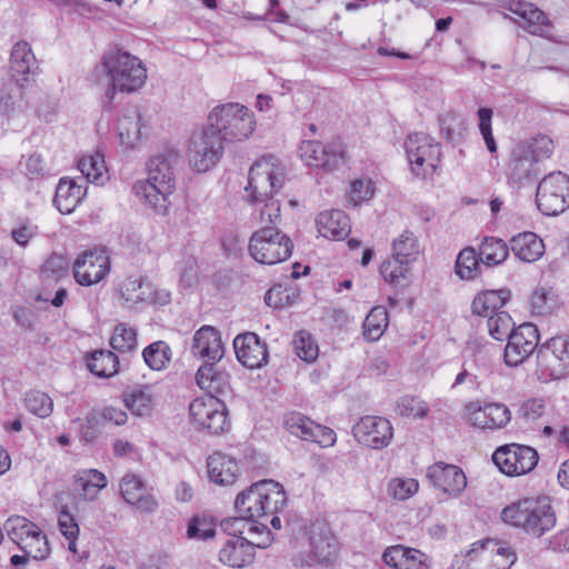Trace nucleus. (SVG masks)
I'll list each match as a JSON object with an SVG mask.
<instances>
[{"label": "nucleus", "instance_id": "1", "mask_svg": "<svg viewBox=\"0 0 569 569\" xmlns=\"http://www.w3.org/2000/svg\"><path fill=\"white\" fill-rule=\"evenodd\" d=\"M286 179L283 163L273 156H266L253 162L249 170L244 200L259 210V221L263 227L252 233L249 253L259 263L276 264L287 260L293 243L291 239L274 228L280 221V201L274 194Z\"/></svg>", "mask_w": 569, "mask_h": 569}, {"label": "nucleus", "instance_id": "2", "mask_svg": "<svg viewBox=\"0 0 569 569\" xmlns=\"http://www.w3.org/2000/svg\"><path fill=\"white\" fill-rule=\"evenodd\" d=\"M287 497L283 487L273 480H261L239 492L234 500L238 513L249 516L266 533L281 529L277 513L283 508Z\"/></svg>", "mask_w": 569, "mask_h": 569}, {"label": "nucleus", "instance_id": "3", "mask_svg": "<svg viewBox=\"0 0 569 569\" xmlns=\"http://www.w3.org/2000/svg\"><path fill=\"white\" fill-rule=\"evenodd\" d=\"M102 68L110 78V87L104 94L108 104H111L117 90L132 93L141 89L147 80V69L142 61L121 49L104 53Z\"/></svg>", "mask_w": 569, "mask_h": 569}, {"label": "nucleus", "instance_id": "4", "mask_svg": "<svg viewBox=\"0 0 569 569\" xmlns=\"http://www.w3.org/2000/svg\"><path fill=\"white\" fill-rule=\"evenodd\" d=\"M177 157L161 154L152 157L148 163V179L138 180L133 184L134 194L150 204L157 213H163L167 209V197L174 189L173 164Z\"/></svg>", "mask_w": 569, "mask_h": 569}, {"label": "nucleus", "instance_id": "5", "mask_svg": "<svg viewBox=\"0 0 569 569\" xmlns=\"http://www.w3.org/2000/svg\"><path fill=\"white\" fill-rule=\"evenodd\" d=\"M517 560L516 551L501 540L486 537L469 549L455 555L453 569H510Z\"/></svg>", "mask_w": 569, "mask_h": 569}, {"label": "nucleus", "instance_id": "6", "mask_svg": "<svg viewBox=\"0 0 569 569\" xmlns=\"http://www.w3.org/2000/svg\"><path fill=\"white\" fill-rule=\"evenodd\" d=\"M553 141L547 136H539L518 142L511 150L508 177L515 183L535 178L539 173L538 163L551 156Z\"/></svg>", "mask_w": 569, "mask_h": 569}, {"label": "nucleus", "instance_id": "7", "mask_svg": "<svg viewBox=\"0 0 569 569\" xmlns=\"http://www.w3.org/2000/svg\"><path fill=\"white\" fill-rule=\"evenodd\" d=\"M502 520L529 532L551 530L556 526V515L552 507L545 501L525 499L506 507L501 512Z\"/></svg>", "mask_w": 569, "mask_h": 569}, {"label": "nucleus", "instance_id": "8", "mask_svg": "<svg viewBox=\"0 0 569 569\" xmlns=\"http://www.w3.org/2000/svg\"><path fill=\"white\" fill-rule=\"evenodd\" d=\"M208 123L218 130L224 141L247 139L256 127L252 111L239 103L216 107L208 117Z\"/></svg>", "mask_w": 569, "mask_h": 569}, {"label": "nucleus", "instance_id": "9", "mask_svg": "<svg viewBox=\"0 0 569 569\" xmlns=\"http://www.w3.org/2000/svg\"><path fill=\"white\" fill-rule=\"evenodd\" d=\"M223 138L209 123L192 133L188 147V161L197 172H207L213 168L223 154Z\"/></svg>", "mask_w": 569, "mask_h": 569}, {"label": "nucleus", "instance_id": "10", "mask_svg": "<svg viewBox=\"0 0 569 569\" xmlns=\"http://www.w3.org/2000/svg\"><path fill=\"white\" fill-rule=\"evenodd\" d=\"M536 200L546 216H557L569 207V176L551 172L538 184Z\"/></svg>", "mask_w": 569, "mask_h": 569}, {"label": "nucleus", "instance_id": "11", "mask_svg": "<svg viewBox=\"0 0 569 569\" xmlns=\"http://www.w3.org/2000/svg\"><path fill=\"white\" fill-rule=\"evenodd\" d=\"M405 148L411 169L418 177L433 172L440 162V144L425 133L409 134Z\"/></svg>", "mask_w": 569, "mask_h": 569}, {"label": "nucleus", "instance_id": "12", "mask_svg": "<svg viewBox=\"0 0 569 569\" xmlns=\"http://www.w3.org/2000/svg\"><path fill=\"white\" fill-rule=\"evenodd\" d=\"M537 365L542 375L562 379L569 375V338L555 337L537 351Z\"/></svg>", "mask_w": 569, "mask_h": 569}, {"label": "nucleus", "instance_id": "13", "mask_svg": "<svg viewBox=\"0 0 569 569\" xmlns=\"http://www.w3.org/2000/svg\"><path fill=\"white\" fill-rule=\"evenodd\" d=\"M492 460L501 472L508 476H520L535 469L539 456L529 446L511 443L498 448L492 455Z\"/></svg>", "mask_w": 569, "mask_h": 569}, {"label": "nucleus", "instance_id": "14", "mask_svg": "<svg viewBox=\"0 0 569 569\" xmlns=\"http://www.w3.org/2000/svg\"><path fill=\"white\" fill-rule=\"evenodd\" d=\"M190 416L198 429L219 433L227 425V409L216 396L194 399L189 406Z\"/></svg>", "mask_w": 569, "mask_h": 569}, {"label": "nucleus", "instance_id": "15", "mask_svg": "<svg viewBox=\"0 0 569 569\" xmlns=\"http://www.w3.org/2000/svg\"><path fill=\"white\" fill-rule=\"evenodd\" d=\"M110 271V260L104 249L94 248L81 253L73 263V276L81 286L101 281Z\"/></svg>", "mask_w": 569, "mask_h": 569}, {"label": "nucleus", "instance_id": "16", "mask_svg": "<svg viewBox=\"0 0 569 569\" xmlns=\"http://www.w3.org/2000/svg\"><path fill=\"white\" fill-rule=\"evenodd\" d=\"M539 332L535 325L522 323L508 338L505 348V362L509 367H517L527 360L537 349Z\"/></svg>", "mask_w": 569, "mask_h": 569}, {"label": "nucleus", "instance_id": "17", "mask_svg": "<svg viewBox=\"0 0 569 569\" xmlns=\"http://www.w3.org/2000/svg\"><path fill=\"white\" fill-rule=\"evenodd\" d=\"M465 418L479 429H500L511 419V412L503 403H488L481 406L480 401H470L463 408Z\"/></svg>", "mask_w": 569, "mask_h": 569}, {"label": "nucleus", "instance_id": "18", "mask_svg": "<svg viewBox=\"0 0 569 569\" xmlns=\"http://www.w3.org/2000/svg\"><path fill=\"white\" fill-rule=\"evenodd\" d=\"M358 442L372 448L382 449L387 447L393 436L392 426L386 418L366 416L357 422L352 429Z\"/></svg>", "mask_w": 569, "mask_h": 569}, {"label": "nucleus", "instance_id": "19", "mask_svg": "<svg viewBox=\"0 0 569 569\" xmlns=\"http://www.w3.org/2000/svg\"><path fill=\"white\" fill-rule=\"evenodd\" d=\"M300 157L310 167L332 170L343 161L345 150L339 141L326 146L319 141H303Z\"/></svg>", "mask_w": 569, "mask_h": 569}, {"label": "nucleus", "instance_id": "20", "mask_svg": "<svg viewBox=\"0 0 569 569\" xmlns=\"http://www.w3.org/2000/svg\"><path fill=\"white\" fill-rule=\"evenodd\" d=\"M273 541L272 536H267L266 541L252 542L243 536H233L220 550V560L233 568L249 566L254 559L256 548H267Z\"/></svg>", "mask_w": 569, "mask_h": 569}, {"label": "nucleus", "instance_id": "21", "mask_svg": "<svg viewBox=\"0 0 569 569\" xmlns=\"http://www.w3.org/2000/svg\"><path fill=\"white\" fill-rule=\"evenodd\" d=\"M233 348L239 362L249 369L261 368L268 362L267 343L254 332L238 335Z\"/></svg>", "mask_w": 569, "mask_h": 569}, {"label": "nucleus", "instance_id": "22", "mask_svg": "<svg viewBox=\"0 0 569 569\" xmlns=\"http://www.w3.org/2000/svg\"><path fill=\"white\" fill-rule=\"evenodd\" d=\"M191 353L204 363H217L224 355L219 331L211 326H202L192 338Z\"/></svg>", "mask_w": 569, "mask_h": 569}, {"label": "nucleus", "instance_id": "23", "mask_svg": "<svg viewBox=\"0 0 569 569\" xmlns=\"http://www.w3.org/2000/svg\"><path fill=\"white\" fill-rule=\"evenodd\" d=\"M427 477L436 487L452 496L460 495L467 486L463 471L455 465L437 462L428 468Z\"/></svg>", "mask_w": 569, "mask_h": 569}, {"label": "nucleus", "instance_id": "24", "mask_svg": "<svg viewBox=\"0 0 569 569\" xmlns=\"http://www.w3.org/2000/svg\"><path fill=\"white\" fill-rule=\"evenodd\" d=\"M507 8L520 18V28L533 36H548L551 23L547 16L532 3L516 1L510 2Z\"/></svg>", "mask_w": 569, "mask_h": 569}, {"label": "nucleus", "instance_id": "25", "mask_svg": "<svg viewBox=\"0 0 569 569\" xmlns=\"http://www.w3.org/2000/svg\"><path fill=\"white\" fill-rule=\"evenodd\" d=\"M310 553L305 559L301 556H293L292 562L296 567H311L319 562L331 561L338 551L336 536H310Z\"/></svg>", "mask_w": 569, "mask_h": 569}, {"label": "nucleus", "instance_id": "26", "mask_svg": "<svg viewBox=\"0 0 569 569\" xmlns=\"http://www.w3.org/2000/svg\"><path fill=\"white\" fill-rule=\"evenodd\" d=\"M36 62V57L28 42L19 41L13 46L10 58V72L19 87L22 88L24 82L28 81L27 76L33 72Z\"/></svg>", "mask_w": 569, "mask_h": 569}, {"label": "nucleus", "instance_id": "27", "mask_svg": "<svg viewBox=\"0 0 569 569\" xmlns=\"http://www.w3.org/2000/svg\"><path fill=\"white\" fill-rule=\"evenodd\" d=\"M318 232L332 240H342L351 231L348 216L341 210L323 211L316 219Z\"/></svg>", "mask_w": 569, "mask_h": 569}, {"label": "nucleus", "instance_id": "28", "mask_svg": "<svg viewBox=\"0 0 569 569\" xmlns=\"http://www.w3.org/2000/svg\"><path fill=\"white\" fill-rule=\"evenodd\" d=\"M207 467L210 480L220 486L232 485L239 471L237 461L221 452L211 455L208 458Z\"/></svg>", "mask_w": 569, "mask_h": 569}, {"label": "nucleus", "instance_id": "29", "mask_svg": "<svg viewBox=\"0 0 569 569\" xmlns=\"http://www.w3.org/2000/svg\"><path fill=\"white\" fill-rule=\"evenodd\" d=\"M510 249L519 260L535 262L545 253V243L536 233L526 231L511 238Z\"/></svg>", "mask_w": 569, "mask_h": 569}, {"label": "nucleus", "instance_id": "30", "mask_svg": "<svg viewBox=\"0 0 569 569\" xmlns=\"http://www.w3.org/2000/svg\"><path fill=\"white\" fill-rule=\"evenodd\" d=\"M86 189L82 186L72 180L61 179L53 202L61 213L69 214L80 204Z\"/></svg>", "mask_w": 569, "mask_h": 569}, {"label": "nucleus", "instance_id": "31", "mask_svg": "<svg viewBox=\"0 0 569 569\" xmlns=\"http://www.w3.org/2000/svg\"><path fill=\"white\" fill-rule=\"evenodd\" d=\"M509 299V290H487L473 298L472 312L477 316L489 318L496 312H500V309Z\"/></svg>", "mask_w": 569, "mask_h": 569}, {"label": "nucleus", "instance_id": "32", "mask_svg": "<svg viewBox=\"0 0 569 569\" xmlns=\"http://www.w3.org/2000/svg\"><path fill=\"white\" fill-rule=\"evenodd\" d=\"M198 386L207 390L210 396L223 393L229 387L228 375L219 371L216 363H204L196 375Z\"/></svg>", "mask_w": 569, "mask_h": 569}, {"label": "nucleus", "instance_id": "33", "mask_svg": "<svg viewBox=\"0 0 569 569\" xmlns=\"http://www.w3.org/2000/svg\"><path fill=\"white\" fill-rule=\"evenodd\" d=\"M119 291L129 306L146 303L151 297L152 283L143 277L130 276L123 280Z\"/></svg>", "mask_w": 569, "mask_h": 569}, {"label": "nucleus", "instance_id": "34", "mask_svg": "<svg viewBox=\"0 0 569 569\" xmlns=\"http://www.w3.org/2000/svg\"><path fill=\"white\" fill-rule=\"evenodd\" d=\"M141 128V114L137 109H132L127 114H123L118 122L121 143L129 148L134 147L140 140Z\"/></svg>", "mask_w": 569, "mask_h": 569}, {"label": "nucleus", "instance_id": "35", "mask_svg": "<svg viewBox=\"0 0 569 569\" xmlns=\"http://www.w3.org/2000/svg\"><path fill=\"white\" fill-rule=\"evenodd\" d=\"M88 369L96 376L108 378L118 372V357L109 350H98L87 359Z\"/></svg>", "mask_w": 569, "mask_h": 569}, {"label": "nucleus", "instance_id": "36", "mask_svg": "<svg viewBox=\"0 0 569 569\" xmlns=\"http://www.w3.org/2000/svg\"><path fill=\"white\" fill-rule=\"evenodd\" d=\"M419 243L412 231L405 230L392 242V258L398 262L410 263L418 258Z\"/></svg>", "mask_w": 569, "mask_h": 569}, {"label": "nucleus", "instance_id": "37", "mask_svg": "<svg viewBox=\"0 0 569 569\" xmlns=\"http://www.w3.org/2000/svg\"><path fill=\"white\" fill-rule=\"evenodd\" d=\"M508 246L502 239L486 237L480 244V260L488 267L502 263L508 258Z\"/></svg>", "mask_w": 569, "mask_h": 569}, {"label": "nucleus", "instance_id": "38", "mask_svg": "<svg viewBox=\"0 0 569 569\" xmlns=\"http://www.w3.org/2000/svg\"><path fill=\"white\" fill-rule=\"evenodd\" d=\"M126 406L131 412L139 417L151 415L154 406L152 389L149 386L133 390L127 395Z\"/></svg>", "mask_w": 569, "mask_h": 569}, {"label": "nucleus", "instance_id": "39", "mask_svg": "<svg viewBox=\"0 0 569 569\" xmlns=\"http://www.w3.org/2000/svg\"><path fill=\"white\" fill-rule=\"evenodd\" d=\"M388 327V312L378 306L371 309L363 321V336L369 341H377Z\"/></svg>", "mask_w": 569, "mask_h": 569}, {"label": "nucleus", "instance_id": "40", "mask_svg": "<svg viewBox=\"0 0 569 569\" xmlns=\"http://www.w3.org/2000/svg\"><path fill=\"white\" fill-rule=\"evenodd\" d=\"M144 362L152 370H162L171 360V349L164 341H156L144 348L142 352Z\"/></svg>", "mask_w": 569, "mask_h": 569}, {"label": "nucleus", "instance_id": "41", "mask_svg": "<svg viewBox=\"0 0 569 569\" xmlns=\"http://www.w3.org/2000/svg\"><path fill=\"white\" fill-rule=\"evenodd\" d=\"M13 541L32 559H44L50 553L47 536H18Z\"/></svg>", "mask_w": 569, "mask_h": 569}, {"label": "nucleus", "instance_id": "42", "mask_svg": "<svg viewBox=\"0 0 569 569\" xmlns=\"http://www.w3.org/2000/svg\"><path fill=\"white\" fill-rule=\"evenodd\" d=\"M479 253L471 247L462 249L456 261V273L465 280L473 279L480 271Z\"/></svg>", "mask_w": 569, "mask_h": 569}, {"label": "nucleus", "instance_id": "43", "mask_svg": "<svg viewBox=\"0 0 569 569\" xmlns=\"http://www.w3.org/2000/svg\"><path fill=\"white\" fill-rule=\"evenodd\" d=\"M24 406L29 412L39 418L49 417L53 410L52 399L47 393L38 390L26 393Z\"/></svg>", "mask_w": 569, "mask_h": 569}, {"label": "nucleus", "instance_id": "44", "mask_svg": "<svg viewBox=\"0 0 569 569\" xmlns=\"http://www.w3.org/2000/svg\"><path fill=\"white\" fill-rule=\"evenodd\" d=\"M439 123L441 133L450 141L460 139L467 129L465 118L455 111L440 116Z\"/></svg>", "mask_w": 569, "mask_h": 569}, {"label": "nucleus", "instance_id": "45", "mask_svg": "<svg viewBox=\"0 0 569 569\" xmlns=\"http://www.w3.org/2000/svg\"><path fill=\"white\" fill-rule=\"evenodd\" d=\"M487 326L490 336L499 341H502L506 338L508 339L516 330L515 322L506 311L496 312L490 316L487 321Z\"/></svg>", "mask_w": 569, "mask_h": 569}, {"label": "nucleus", "instance_id": "46", "mask_svg": "<svg viewBox=\"0 0 569 569\" xmlns=\"http://www.w3.org/2000/svg\"><path fill=\"white\" fill-rule=\"evenodd\" d=\"M238 515L237 517L224 518L219 522V527L224 533H244L246 531L249 533H264L261 527L253 522L249 516Z\"/></svg>", "mask_w": 569, "mask_h": 569}, {"label": "nucleus", "instance_id": "47", "mask_svg": "<svg viewBox=\"0 0 569 569\" xmlns=\"http://www.w3.org/2000/svg\"><path fill=\"white\" fill-rule=\"evenodd\" d=\"M429 410V405L415 396H403L397 402L398 413L406 418L423 419Z\"/></svg>", "mask_w": 569, "mask_h": 569}, {"label": "nucleus", "instance_id": "48", "mask_svg": "<svg viewBox=\"0 0 569 569\" xmlns=\"http://www.w3.org/2000/svg\"><path fill=\"white\" fill-rule=\"evenodd\" d=\"M81 173L90 182H99L106 169L104 156L96 152L91 156L82 157L78 162Z\"/></svg>", "mask_w": 569, "mask_h": 569}, {"label": "nucleus", "instance_id": "49", "mask_svg": "<svg viewBox=\"0 0 569 569\" xmlns=\"http://www.w3.org/2000/svg\"><path fill=\"white\" fill-rule=\"evenodd\" d=\"M110 345L114 350L129 352L137 347V331L126 323H119L113 330Z\"/></svg>", "mask_w": 569, "mask_h": 569}, {"label": "nucleus", "instance_id": "50", "mask_svg": "<svg viewBox=\"0 0 569 569\" xmlns=\"http://www.w3.org/2000/svg\"><path fill=\"white\" fill-rule=\"evenodd\" d=\"M293 349L296 355L306 362H312L318 358V345L307 331H299L295 335Z\"/></svg>", "mask_w": 569, "mask_h": 569}, {"label": "nucleus", "instance_id": "51", "mask_svg": "<svg viewBox=\"0 0 569 569\" xmlns=\"http://www.w3.org/2000/svg\"><path fill=\"white\" fill-rule=\"evenodd\" d=\"M315 421L301 413H289L284 418L286 429L293 436L301 438L302 440H309L312 435V427Z\"/></svg>", "mask_w": 569, "mask_h": 569}, {"label": "nucleus", "instance_id": "52", "mask_svg": "<svg viewBox=\"0 0 569 569\" xmlns=\"http://www.w3.org/2000/svg\"><path fill=\"white\" fill-rule=\"evenodd\" d=\"M557 303L553 295L545 288L535 290L530 299V308L533 315L547 316L550 315Z\"/></svg>", "mask_w": 569, "mask_h": 569}, {"label": "nucleus", "instance_id": "53", "mask_svg": "<svg viewBox=\"0 0 569 569\" xmlns=\"http://www.w3.org/2000/svg\"><path fill=\"white\" fill-rule=\"evenodd\" d=\"M68 273V262L62 256L52 254L42 266L41 278L43 281H58Z\"/></svg>", "mask_w": 569, "mask_h": 569}, {"label": "nucleus", "instance_id": "54", "mask_svg": "<svg viewBox=\"0 0 569 569\" xmlns=\"http://www.w3.org/2000/svg\"><path fill=\"white\" fill-rule=\"evenodd\" d=\"M479 118V130L485 140L488 150L493 153L497 151V144L492 134L491 120L493 111L490 108H480L477 112Z\"/></svg>", "mask_w": 569, "mask_h": 569}, {"label": "nucleus", "instance_id": "55", "mask_svg": "<svg viewBox=\"0 0 569 569\" xmlns=\"http://www.w3.org/2000/svg\"><path fill=\"white\" fill-rule=\"evenodd\" d=\"M217 519L207 512L194 515L187 528L186 533H216Z\"/></svg>", "mask_w": 569, "mask_h": 569}, {"label": "nucleus", "instance_id": "56", "mask_svg": "<svg viewBox=\"0 0 569 569\" xmlns=\"http://www.w3.org/2000/svg\"><path fill=\"white\" fill-rule=\"evenodd\" d=\"M418 482L415 479H393L389 482L388 492L395 499L405 500L418 491Z\"/></svg>", "mask_w": 569, "mask_h": 569}, {"label": "nucleus", "instance_id": "57", "mask_svg": "<svg viewBox=\"0 0 569 569\" xmlns=\"http://www.w3.org/2000/svg\"><path fill=\"white\" fill-rule=\"evenodd\" d=\"M120 489L123 499L128 503L137 500L138 496L146 491L143 482L136 475L131 473L122 478Z\"/></svg>", "mask_w": 569, "mask_h": 569}, {"label": "nucleus", "instance_id": "58", "mask_svg": "<svg viewBox=\"0 0 569 569\" xmlns=\"http://www.w3.org/2000/svg\"><path fill=\"white\" fill-rule=\"evenodd\" d=\"M408 264L392 260L383 261L380 266V273L383 279L390 283H397L399 279L405 278L408 272Z\"/></svg>", "mask_w": 569, "mask_h": 569}, {"label": "nucleus", "instance_id": "59", "mask_svg": "<svg viewBox=\"0 0 569 569\" xmlns=\"http://www.w3.org/2000/svg\"><path fill=\"white\" fill-rule=\"evenodd\" d=\"M6 533H41V530L27 518L21 516L10 517L3 525Z\"/></svg>", "mask_w": 569, "mask_h": 569}, {"label": "nucleus", "instance_id": "60", "mask_svg": "<svg viewBox=\"0 0 569 569\" xmlns=\"http://www.w3.org/2000/svg\"><path fill=\"white\" fill-rule=\"evenodd\" d=\"M375 189L370 180H355L351 183L349 198L353 204L361 203L373 197Z\"/></svg>", "mask_w": 569, "mask_h": 569}, {"label": "nucleus", "instance_id": "61", "mask_svg": "<svg viewBox=\"0 0 569 569\" xmlns=\"http://www.w3.org/2000/svg\"><path fill=\"white\" fill-rule=\"evenodd\" d=\"M546 409V403L543 399L532 398L525 401L519 409V417L525 419L526 421H535L539 417L542 416Z\"/></svg>", "mask_w": 569, "mask_h": 569}, {"label": "nucleus", "instance_id": "62", "mask_svg": "<svg viewBox=\"0 0 569 569\" xmlns=\"http://www.w3.org/2000/svg\"><path fill=\"white\" fill-rule=\"evenodd\" d=\"M38 234V227L29 221L18 224L11 230V238L21 246L27 247L29 241Z\"/></svg>", "mask_w": 569, "mask_h": 569}, {"label": "nucleus", "instance_id": "63", "mask_svg": "<svg viewBox=\"0 0 569 569\" xmlns=\"http://www.w3.org/2000/svg\"><path fill=\"white\" fill-rule=\"evenodd\" d=\"M264 301L269 307L277 309L291 305L289 290L281 286L269 289L264 296Z\"/></svg>", "mask_w": 569, "mask_h": 569}, {"label": "nucleus", "instance_id": "64", "mask_svg": "<svg viewBox=\"0 0 569 569\" xmlns=\"http://www.w3.org/2000/svg\"><path fill=\"white\" fill-rule=\"evenodd\" d=\"M407 547L393 546L383 552L382 558L388 566H391L396 569H405V563L407 562Z\"/></svg>", "mask_w": 569, "mask_h": 569}]
</instances>
